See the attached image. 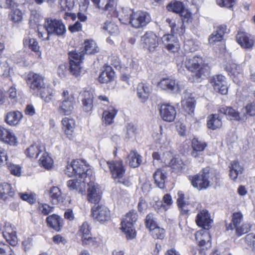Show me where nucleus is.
<instances>
[{
    "label": "nucleus",
    "mask_w": 255,
    "mask_h": 255,
    "mask_svg": "<svg viewBox=\"0 0 255 255\" xmlns=\"http://www.w3.org/2000/svg\"><path fill=\"white\" fill-rule=\"evenodd\" d=\"M182 66L193 73L194 82H201L210 73V68L203 58L199 56L183 58Z\"/></svg>",
    "instance_id": "f257e3e1"
},
{
    "label": "nucleus",
    "mask_w": 255,
    "mask_h": 255,
    "mask_svg": "<svg viewBox=\"0 0 255 255\" xmlns=\"http://www.w3.org/2000/svg\"><path fill=\"white\" fill-rule=\"evenodd\" d=\"M119 18L120 21L123 20L124 23H129L135 28H142L148 24L151 21L150 14L144 11L138 10L131 12L129 14L121 15Z\"/></svg>",
    "instance_id": "f03ea898"
},
{
    "label": "nucleus",
    "mask_w": 255,
    "mask_h": 255,
    "mask_svg": "<svg viewBox=\"0 0 255 255\" xmlns=\"http://www.w3.org/2000/svg\"><path fill=\"white\" fill-rule=\"evenodd\" d=\"M192 186L199 190L207 189L211 180L214 181L217 179L215 173L210 171L209 167H206L198 174L189 177Z\"/></svg>",
    "instance_id": "7ed1b4c3"
},
{
    "label": "nucleus",
    "mask_w": 255,
    "mask_h": 255,
    "mask_svg": "<svg viewBox=\"0 0 255 255\" xmlns=\"http://www.w3.org/2000/svg\"><path fill=\"white\" fill-rule=\"evenodd\" d=\"M65 173L69 177L75 176L79 178L83 179L85 181V178L91 174L92 171L82 161L74 160L67 165Z\"/></svg>",
    "instance_id": "20e7f679"
},
{
    "label": "nucleus",
    "mask_w": 255,
    "mask_h": 255,
    "mask_svg": "<svg viewBox=\"0 0 255 255\" xmlns=\"http://www.w3.org/2000/svg\"><path fill=\"white\" fill-rule=\"evenodd\" d=\"M43 26L47 31L46 40L50 39V35H54L58 37L65 36L66 29L62 20L48 18L45 19Z\"/></svg>",
    "instance_id": "39448f33"
},
{
    "label": "nucleus",
    "mask_w": 255,
    "mask_h": 255,
    "mask_svg": "<svg viewBox=\"0 0 255 255\" xmlns=\"http://www.w3.org/2000/svg\"><path fill=\"white\" fill-rule=\"evenodd\" d=\"M62 96L63 100L58 108V112L63 116L69 115L72 113L76 103L75 98L72 95H69L67 91L63 92Z\"/></svg>",
    "instance_id": "423d86ee"
},
{
    "label": "nucleus",
    "mask_w": 255,
    "mask_h": 255,
    "mask_svg": "<svg viewBox=\"0 0 255 255\" xmlns=\"http://www.w3.org/2000/svg\"><path fill=\"white\" fill-rule=\"evenodd\" d=\"M44 77L39 74L29 72L25 78V80L30 91L35 93H38L45 85Z\"/></svg>",
    "instance_id": "0eeeda50"
},
{
    "label": "nucleus",
    "mask_w": 255,
    "mask_h": 255,
    "mask_svg": "<svg viewBox=\"0 0 255 255\" xmlns=\"http://www.w3.org/2000/svg\"><path fill=\"white\" fill-rule=\"evenodd\" d=\"M84 54L83 51L79 53L76 51H72L69 53L70 72L75 77L80 75L81 69L80 64L83 59Z\"/></svg>",
    "instance_id": "6e6552de"
},
{
    "label": "nucleus",
    "mask_w": 255,
    "mask_h": 255,
    "mask_svg": "<svg viewBox=\"0 0 255 255\" xmlns=\"http://www.w3.org/2000/svg\"><path fill=\"white\" fill-rule=\"evenodd\" d=\"M92 215L93 218L100 223L108 221L111 218L109 209L105 206L98 204L91 208Z\"/></svg>",
    "instance_id": "1a4fd4ad"
},
{
    "label": "nucleus",
    "mask_w": 255,
    "mask_h": 255,
    "mask_svg": "<svg viewBox=\"0 0 255 255\" xmlns=\"http://www.w3.org/2000/svg\"><path fill=\"white\" fill-rule=\"evenodd\" d=\"M106 163L115 180L122 179L124 176L126 169L122 160L108 161Z\"/></svg>",
    "instance_id": "9d476101"
},
{
    "label": "nucleus",
    "mask_w": 255,
    "mask_h": 255,
    "mask_svg": "<svg viewBox=\"0 0 255 255\" xmlns=\"http://www.w3.org/2000/svg\"><path fill=\"white\" fill-rule=\"evenodd\" d=\"M87 198L89 202L97 205L102 198V192L99 185L94 182L90 181L88 184Z\"/></svg>",
    "instance_id": "9b49d317"
},
{
    "label": "nucleus",
    "mask_w": 255,
    "mask_h": 255,
    "mask_svg": "<svg viewBox=\"0 0 255 255\" xmlns=\"http://www.w3.org/2000/svg\"><path fill=\"white\" fill-rule=\"evenodd\" d=\"M141 41L143 44V47L150 52L154 51L159 44V39L152 31H147L141 37Z\"/></svg>",
    "instance_id": "f8f14e48"
},
{
    "label": "nucleus",
    "mask_w": 255,
    "mask_h": 255,
    "mask_svg": "<svg viewBox=\"0 0 255 255\" xmlns=\"http://www.w3.org/2000/svg\"><path fill=\"white\" fill-rule=\"evenodd\" d=\"M218 113L226 116L227 118L230 120L244 122L247 120L245 115L241 114L238 111L231 107L221 106L218 110Z\"/></svg>",
    "instance_id": "ddd939ff"
},
{
    "label": "nucleus",
    "mask_w": 255,
    "mask_h": 255,
    "mask_svg": "<svg viewBox=\"0 0 255 255\" xmlns=\"http://www.w3.org/2000/svg\"><path fill=\"white\" fill-rule=\"evenodd\" d=\"M211 84L214 90L222 95H226L228 93V85L226 78L222 75H215L213 77Z\"/></svg>",
    "instance_id": "4468645a"
},
{
    "label": "nucleus",
    "mask_w": 255,
    "mask_h": 255,
    "mask_svg": "<svg viewBox=\"0 0 255 255\" xmlns=\"http://www.w3.org/2000/svg\"><path fill=\"white\" fill-rule=\"evenodd\" d=\"M159 110L160 117L164 121L172 122L175 120L176 111L174 106L169 104H162L160 106Z\"/></svg>",
    "instance_id": "2eb2a0df"
},
{
    "label": "nucleus",
    "mask_w": 255,
    "mask_h": 255,
    "mask_svg": "<svg viewBox=\"0 0 255 255\" xmlns=\"http://www.w3.org/2000/svg\"><path fill=\"white\" fill-rule=\"evenodd\" d=\"M2 235L6 241L12 246H15L18 243L16 232L14 227L9 223H5Z\"/></svg>",
    "instance_id": "dca6fc26"
},
{
    "label": "nucleus",
    "mask_w": 255,
    "mask_h": 255,
    "mask_svg": "<svg viewBox=\"0 0 255 255\" xmlns=\"http://www.w3.org/2000/svg\"><path fill=\"white\" fill-rule=\"evenodd\" d=\"M197 225L203 228L204 229L208 230L211 227L212 220L211 219L210 214L206 210L200 211L197 215L196 218Z\"/></svg>",
    "instance_id": "f3484780"
},
{
    "label": "nucleus",
    "mask_w": 255,
    "mask_h": 255,
    "mask_svg": "<svg viewBox=\"0 0 255 255\" xmlns=\"http://www.w3.org/2000/svg\"><path fill=\"white\" fill-rule=\"evenodd\" d=\"M15 195L14 189L7 183H0V199L7 202L13 200Z\"/></svg>",
    "instance_id": "a211bd4d"
},
{
    "label": "nucleus",
    "mask_w": 255,
    "mask_h": 255,
    "mask_svg": "<svg viewBox=\"0 0 255 255\" xmlns=\"http://www.w3.org/2000/svg\"><path fill=\"white\" fill-rule=\"evenodd\" d=\"M158 86L163 90L169 92L176 93L179 91L178 83L174 79L163 78L158 83Z\"/></svg>",
    "instance_id": "6ab92c4d"
},
{
    "label": "nucleus",
    "mask_w": 255,
    "mask_h": 255,
    "mask_svg": "<svg viewBox=\"0 0 255 255\" xmlns=\"http://www.w3.org/2000/svg\"><path fill=\"white\" fill-rule=\"evenodd\" d=\"M22 117V114L18 111H10L4 116V121L10 126H15L19 124Z\"/></svg>",
    "instance_id": "aec40b11"
},
{
    "label": "nucleus",
    "mask_w": 255,
    "mask_h": 255,
    "mask_svg": "<svg viewBox=\"0 0 255 255\" xmlns=\"http://www.w3.org/2000/svg\"><path fill=\"white\" fill-rule=\"evenodd\" d=\"M191 146L192 148L191 155L195 158H197L202 154L207 146V144L205 142L199 140L196 138H193L192 140Z\"/></svg>",
    "instance_id": "412c9836"
},
{
    "label": "nucleus",
    "mask_w": 255,
    "mask_h": 255,
    "mask_svg": "<svg viewBox=\"0 0 255 255\" xmlns=\"http://www.w3.org/2000/svg\"><path fill=\"white\" fill-rule=\"evenodd\" d=\"M62 128L67 137L72 139L75 129V123L72 119L65 118L62 121Z\"/></svg>",
    "instance_id": "4be33fe9"
},
{
    "label": "nucleus",
    "mask_w": 255,
    "mask_h": 255,
    "mask_svg": "<svg viewBox=\"0 0 255 255\" xmlns=\"http://www.w3.org/2000/svg\"><path fill=\"white\" fill-rule=\"evenodd\" d=\"M46 222L48 227L56 231L59 232L63 226V219L56 214H52L47 217Z\"/></svg>",
    "instance_id": "5701e85b"
},
{
    "label": "nucleus",
    "mask_w": 255,
    "mask_h": 255,
    "mask_svg": "<svg viewBox=\"0 0 255 255\" xmlns=\"http://www.w3.org/2000/svg\"><path fill=\"white\" fill-rule=\"evenodd\" d=\"M163 44L166 48L172 52H175L178 48V43L176 37L172 34H166L162 37Z\"/></svg>",
    "instance_id": "b1692460"
},
{
    "label": "nucleus",
    "mask_w": 255,
    "mask_h": 255,
    "mask_svg": "<svg viewBox=\"0 0 255 255\" xmlns=\"http://www.w3.org/2000/svg\"><path fill=\"white\" fill-rule=\"evenodd\" d=\"M227 26L221 25L219 26L216 31H214L208 38L209 42L210 44H214L217 42L221 41L223 38V36L227 32Z\"/></svg>",
    "instance_id": "393cba45"
},
{
    "label": "nucleus",
    "mask_w": 255,
    "mask_h": 255,
    "mask_svg": "<svg viewBox=\"0 0 255 255\" xmlns=\"http://www.w3.org/2000/svg\"><path fill=\"white\" fill-rule=\"evenodd\" d=\"M230 178L233 181H236L238 177L241 175L244 170L243 167L240 164L238 161H233L229 165Z\"/></svg>",
    "instance_id": "a878e982"
},
{
    "label": "nucleus",
    "mask_w": 255,
    "mask_h": 255,
    "mask_svg": "<svg viewBox=\"0 0 255 255\" xmlns=\"http://www.w3.org/2000/svg\"><path fill=\"white\" fill-rule=\"evenodd\" d=\"M219 114H211L208 116L207 125L209 128L215 130L222 127V119Z\"/></svg>",
    "instance_id": "bb28decb"
},
{
    "label": "nucleus",
    "mask_w": 255,
    "mask_h": 255,
    "mask_svg": "<svg viewBox=\"0 0 255 255\" xmlns=\"http://www.w3.org/2000/svg\"><path fill=\"white\" fill-rule=\"evenodd\" d=\"M237 42L245 48H250L253 44L254 41L250 39L247 33L244 32H239L236 35Z\"/></svg>",
    "instance_id": "cd10ccee"
},
{
    "label": "nucleus",
    "mask_w": 255,
    "mask_h": 255,
    "mask_svg": "<svg viewBox=\"0 0 255 255\" xmlns=\"http://www.w3.org/2000/svg\"><path fill=\"white\" fill-rule=\"evenodd\" d=\"M150 89L146 84L143 83L138 84L137 87V95L140 101L144 103L148 99Z\"/></svg>",
    "instance_id": "c85d7f7f"
},
{
    "label": "nucleus",
    "mask_w": 255,
    "mask_h": 255,
    "mask_svg": "<svg viewBox=\"0 0 255 255\" xmlns=\"http://www.w3.org/2000/svg\"><path fill=\"white\" fill-rule=\"evenodd\" d=\"M115 77V72L111 67L107 68L101 72L99 76V81L101 83H107L113 81Z\"/></svg>",
    "instance_id": "c756f323"
},
{
    "label": "nucleus",
    "mask_w": 255,
    "mask_h": 255,
    "mask_svg": "<svg viewBox=\"0 0 255 255\" xmlns=\"http://www.w3.org/2000/svg\"><path fill=\"white\" fill-rule=\"evenodd\" d=\"M86 181L80 179H71L67 181V187L71 190H76L79 193H82L85 188Z\"/></svg>",
    "instance_id": "7c9ffc66"
},
{
    "label": "nucleus",
    "mask_w": 255,
    "mask_h": 255,
    "mask_svg": "<svg viewBox=\"0 0 255 255\" xmlns=\"http://www.w3.org/2000/svg\"><path fill=\"white\" fill-rule=\"evenodd\" d=\"M92 1L98 8L102 9L112 11L115 8L114 0H92Z\"/></svg>",
    "instance_id": "2f4dec72"
},
{
    "label": "nucleus",
    "mask_w": 255,
    "mask_h": 255,
    "mask_svg": "<svg viewBox=\"0 0 255 255\" xmlns=\"http://www.w3.org/2000/svg\"><path fill=\"white\" fill-rule=\"evenodd\" d=\"M196 239L198 241L200 247H205L206 248L211 247V237L207 231L205 232L202 235L201 233L196 235Z\"/></svg>",
    "instance_id": "473e14b6"
},
{
    "label": "nucleus",
    "mask_w": 255,
    "mask_h": 255,
    "mask_svg": "<svg viewBox=\"0 0 255 255\" xmlns=\"http://www.w3.org/2000/svg\"><path fill=\"white\" fill-rule=\"evenodd\" d=\"M129 165L133 168L138 167L142 162V157L135 151H131L128 156Z\"/></svg>",
    "instance_id": "72a5a7b5"
},
{
    "label": "nucleus",
    "mask_w": 255,
    "mask_h": 255,
    "mask_svg": "<svg viewBox=\"0 0 255 255\" xmlns=\"http://www.w3.org/2000/svg\"><path fill=\"white\" fill-rule=\"evenodd\" d=\"M44 148V147L40 146L38 144L34 143L26 149L25 153L27 157L37 158L40 153L43 151Z\"/></svg>",
    "instance_id": "f704fd0d"
},
{
    "label": "nucleus",
    "mask_w": 255,
    "mask_h": 255,
    "mask_svg": "<svg viewBox=\"0 0 255 255\" xmlns=\"http://www.w3.org/2000/svg\"><path fill=\"white\" fill-rule=\"evenodd\" d=\"M49 194L51 201L53 204H57L62 201V193L58 187L55 186L51 187Z\"/></svg>",
    "instance_id": "c9c22d12"
},
{
    "label": "nucleus",
    "mask_w": 255,
    "mask_h": 255,
    "mask_svg": "<svg viewBox=\"0 0 255 255\" xmlns=\"http://www.w3.org/2000/svg\"><path fill=\"white\" fill-rule=\"evenodd\" d=\"M122 230L125 233L128 239H133L135 237V231L133 229V224L126 221L121 222Z\"/></svg>",
    "instance_id": "e433bc0d"
},
{
    "label": "nucleus",
    "mask_w": 255,
    "mask_h": 255,
    "mask_svg": "<svg viewBox=\"0 0 255 255\" xmlns=\"http://www.w3.org/2000/svg\"><path fill=\"white\" fill-rule=\"evenodd\" d=\"M155 184L160 189L165 187V180L166 176L160 169H157L153 174Z\"/></svg>",
    "instance_id": "4c0bfd02"
},
{
    "label": "nucleus",
    "mask_w": 255,
    "mask_h": 255,
    "mask_svg": "<svg viewBox=\"0 0 255 255\" xmlns=\"http://www.w3.org/2000/svg\"><path fill=\"white\" fill-rule=\"evenodd\" d=\"M243 215L240 212H235L233 214L232 222L229 224H226L227 230H233L236 228L243 221Z\"/></svg>",
    "instance_id": "58836bf2"
},
{
    "label": "nucleus",
    "mask_w": 255,
    "mask_h": 255,
    "mask_svg": "<svg viewBox=\"0 0 255 255\" xmlns=\"http://www.w3.org/2000/svg\"><path fill=\"white\" fill-rule=\"evenodd\" d=\"M117 114V110L113 108L104 111L103 113V122L106 125H111L114 123V119Z\"/></svg>",
    "instance_id": "ea45409f"
},
{
    "label": "nucleus",
    "mask_w": 255,
    "mask_h": 255,
    "mask_svg": "<svg viewBox=\"0 0 255 255\" xmlns=\"http://www.w3.org/2000/svg\"><path fill=\"white\" fill-rule=\"evenodd\" d=\"M227 71L235 82L242 76L241 70L240 66L235 64H232L229 67H227Z\"/></svg>",
    "instance_id": "a19ab883"
},
{
    "label": "nucleus",
    "mask_w": 255,
    "mask_h": 255,
    "mask_svg": "<svg viewBox=\"0 0 255 255\" xmlns=\"http://www.w3.org/2000/svg\"><path fill=\"white\" fill-rule=\"evenodd\" d=\"M167 8L169 11L180 13L182 16L184 12V7L182 2L179 1L175 0L173 2H170L167 5Z\"/></svg>",
    "instance_id": "79ce46f5"
},
{
    "label": "nucleus",
    "mask_w": 255,
    "mask_h": 255,
    "mask_svg": "<svg viewBox=\"0 0 255 255\" xmlns=\"http://www.w3.org/2000/svg\"><path fill=\"white\" fill-rule=\"evenodd\" d=\"M169 166L175 172L181 171L184 169L185 164L182 160L179 157H175L170 160Z\"/></svg>",
    "instance_id": "37998d69"
},
{
    "label": "nucleus",
    "mask_w": 255,
    "mask_h": 255,
    "mask_svg": "<svg viewBox=\"0 0 255 255\" xmlns=\"http://www.w3.org/2000/svg\"><path fill=\"white\" fill-rule=\"evenodd\" d=\"M85 53L87 54H93L99 51L98 47L96 46V43L93 40H87L84 42Z\"/></svg>",
    "instance_id": "c03bdc74"
},
{
    "label": "nucleus",
    "mask_w": 255,
    "mask_h": 255,
    "mask_svg": "<svg viewBox=\"0 0 255 255\" xmlns=\"http://www.w3.org/2000/svg\"><path fill=\"white\" fill-rule=\"evenodd\" d=\"M40 97L45 102H50L53 97V90L49 87H46L45 85L42 89L40 90L38 92Z\"/></svg>",
    "instance_id": "a18cd8bd"
},
{
    "label": "nucleus",
    "mask_w": 255,
    "mask_h": 255,
    "mask_svg": "<svg viewBox=\"0 0 255 255\" xmlns=\"http://www.w3.org/2000/svg\"><path fill=\"white\" fill-rule=\"evenodd\" d=\"M39 164L46 169L50 168L53 165V160L46 152H44L39 159Z\"/></svg>",
    "instance_id": "49530a36"
},
{
    "label": "nucleus",
    "mask_w": 255,
    "mask_h": 255,
    "mask_svg": "<svg viewBox=\"0 0 255 255\" xmlns=\"http://www.w3.org/2000/svg\"><path fill=\"white\" fill-rule=\"evenodd\" d=\"M145 223L146 227L150 231L157 226V219L153 213H149L146 216Z\"/></svg>",
    "instance_id": "de8ad7c7"
},
{
    "label": "nucleus",
    "mask_w": 255,
    "mask_h": 255,
    "mask_svg": "<svg viewBox=\"0 0 255 255\" xmlns=\"http://www.w3.org/2000/svg\"><path fill=\"white\" fill-rule=\"evenodd\" d=\"M178 198L177 199V204L179 208L180 209L181 212L182 214H186L188 213L189 210L187 207V205L185 203L184 199V196L181 192H178Z\"/></svg>",
    "instance_id": "09e8293b"
},
{
    "label": "nucleus",
    "mask_w": 255,
    "mask_h": 255,
    "mask_svg": "<svg viewBox=\"0 0 255 255\" xmlns=\"http://www.w3.org/2000/svg\"><path fill=\"white\" fill-rule=\"evenodd\" d=\"M4 138L2 141L3 142L11 146L17 145L18 143L17 138L11 130H9Z\"/></svg>",
    "instance_id": "8fccbe9b"
},
{
    "label": "nucleus",
    "mask_w": 255,
    "mask_h": 255,
    "mask_svg": "<svg viewBox=\"0 0 255 255\" xmlns=\"http://www.w3.org/2000/svg\"><path fill=\"white\" fill-rule=\"evenodd\" d=\"M23 44L25 46H28L29 48L34 52H38L39 49L38 42L34 38H30L28 40L24 39Z\"/></svg>",
    "instance_id": "3c124183"
},
{
    "label": "nucleus",
    "mask_w": 255,
    "mask_h": 255,
    "mask_svg": "<svg viewBox=\"0 0 255 255\" xmlns=\"http://www.w3.org/2000/svg\"><path fill=\"white\" fill-rule=\"evenodd\" d=\"M11 20L15 23H19L22 20V13L20 10L15 8L14 9H11Z\"/></svg>",
    "instance_id": "603ef678"
},
{
    "label": "nucleus",
    "mask_w": 255,
    "mask_h": 255,
    "mask_svg": "<svg viewBox=\"0 0 255 255\" xmlns=\"http://www.w3.org/2000/svg\"><path fill=\"white\" fill-rule=\"evenodd\" d=\"M18 6L15 0H0V7L5 9H14Z\"/></svg>",
    "instance_id": "864d4df0"
},
{
    "label": "nucleus",
    "mask_w": 255,
    "mask_h": 255,
    "mask_svg": "<svg viewBox=\"0 0 255 255\" xmlns=\"http://www.w3.org/2000/svg\"><path fill=\"white\" fill-rule=\"evenodd\" d=\"M153 238L158 239H163L165 236V230L164 229L159 227L158 226L150 231Z\"/></svg>",
    "instance_id": "5fc2aeb1"
},
{
    "label": "nucleus",
    "mask_w": 255,
    "mask_h": 255,
    "mask_svg": "<svg viewBox=\"0 0 255 255\" xmlns=\"http://www.w3.org/2000/svg\"><path fill=\"white\" fill-rule=\"evenodd\" d=\"M90 230V226L87 222L82 224L79 231V236L81 237L82 239L91 235Z\"/></svg>",
    "instance_id": "6e6d98bb"
},
{
    "label": "nucleus",
    "mask_w": 255,
    "mask_h": 255,
    "mask_svg": "<svg viewBox=\"0 0 255 255\" xmlns=\"http://www.w3.org/2000/svg\"><path fill=\"white\" fill-rule=\"evenodd\" d=\"M40 15L36 11H32L29 19V24L31 28H34L39 25Z\"/></svg>",
    "instance_id": "4d7b16f0"
},
{
    "label": "nucleus",
    "mask_w": 255,
    "mask_h": 255,
    "mask_svg": "<svg viewBox=\"0 0 255 255\" xmlns=\"http://www.w3.org/2000/svg\"><path fill=\"white\" fill-rule=\"evenodd\" d=\"M59 2L63 10H70L74 6V0H59Z\"/></svg>",
    "instance_id": "13d9d810"
},
{
    "label": "nucleus",
    "mask_w": 255,
    "mask_h": 255,
    "mask_svg": "<svg viewBox=\"0 0 255 255\" xmlns=\"http://www.w3.org/2000/svg\"><path fill=\"white\" fill-rule=\"evenodd\" d=\"M251 226L249 223H244L241 226H238L236 229V234L238 236H241L243 234L248 233L251 230Z\"/></svg>",
    "instance_id": "bf43d9fd"
},
{
    "label": "nucleus",
    "mask_w": 255,
    "mask_h": 255,
    "mask_svg": "<svg viewBox=\"0 0 255 255\" xmlns=\"http://www.w3.org/2000/svg\"><path fill=\"white\" fill-rule=\"evenodd\" d=\"M137 215L134 211H129L126 214V218L123 221L133 224L137 220Z\"/></svg>",
    "instance_id": "052dcab7"
},
{
    "label": "nucleus",
    "mask_w": 255,
    "mask_h": 255,
    "mask_svg": "<svg viewBox=\"0 0 255 255\" xmlns=\"http://www.w3.org/2000/svg\"><path fill=\"white\" fill-rule=\"evenodd\" d=\"M104 29L108 30L111 35L117 34L119 33L118 25L113 23H109L106 26H104Z\"/></svg>",
    "instance_id": "680f3d73"
},
{
    "label": "nucleus",
    "mask_w": 255,
    "mask_h": 255,
    "mask_svg": "<svg viewBox=\"0 0 255 255\" xmlns=\"http://www.w3.org/2000/svg\"><path fill=\"white\" fill-rule=\"evenodd\" d=\"M195 107V101L192 99H189L186 102L185 110L188 114L191 115L194 113Z\"/></svg>",
    "instance_id": "e2e57ef3"
},
{
    "label": "nucleus",
    "mask_w": 255,
    "mask_h": 255,
    "mask_svg": "<svg viewBox=\"0 0 255 255\" xmlns=\"http://www.w3.org/2000/svg\"><path fill=\"white\" fill-rule=\"evenodd\" d=\"M83 98L82 102H93L94 95L93 92L91 90H85L82 94Z\"/></svg>",
    "instance_id": "0e129e2a"
},
{
    "label": "nucleus",
    "mask_w": 255,
    "mask_h": 255,
    "mask_svg": "<svg viewBox=\"0 0 255 255\" xmlns=\"http://www.w3.org/2000/svg\"><path fill=\"white\" fill-rule=\"evenodd\" d=\"M246 241L247 244L250 246L253 251L255 253V235L249 234L246 236Z\"/></svg>",
    "instance_id": "69168bd1"
},
{
    "label": "nucleus",
    "mask_w": 255,
    "mask_h": 255,
    "mask_svg": "<svg viewBox=\"0 0 255 255\" xmlns=\"http://www.w3.org/2000/svg\"><path fill=\"white\" fill-rule=\"evenodd\" d=\"M127 136L126 138H130L134 136L136 128L134 126L131 124H128L126 127Z\"/></svg>",
    "instance_id": "338daca9"
},
{
    "label": "nucleus",
    "mask_w": 255,
    "mask_h": 255,
    "mask_svg": "<svg viewBox=\"0 0 255 255\" xmlns=\"http://www.w3.org/2000/svg\"><path fill=\"white\" fill-rule=\"evenodd\" d=\"M82 245L86 246H92L96 245V239L91 237V235L82 239Z\"/></svg>",
    "instance_id": "774afa93"
}]
</instances>
